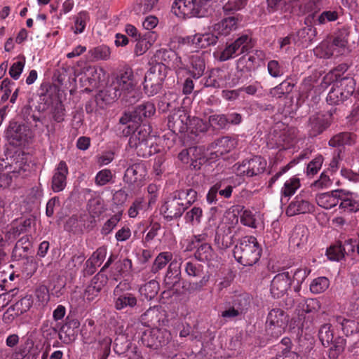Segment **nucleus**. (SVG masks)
I'll return each instance as SVG.
<instances>
[{
    "label": "nucleus",
    "instance_id": "obj_1",
    "mask_svg": "<svg viewBox=\"0 0 359 359\" xmlns=\"http://www.w3.org/2000/svg\"><path fill=\"white\" fill-rule=\"evenodd\" d=\"M346 70L345 66H339L335 69L328 72L323 79L320 88L326 89L334 83L332 88L327 96V102L330 104H339L347 100L355 90V82L351 78L341 79L339 71Z\"/></svg>",
    "mask_w": 359,
    "mask_h": 359
},
{
    "label": "nucleus",
    "instance_id": "obj_2",
    "mask_svg": "<svg viewBox=\"0 0 359 359\" xmlns=\"http://www.w3.org/2000/svg\"><path fill=\"white\" fill-rule=\"evenodd\" d=\"M231 217H233V219L231 224L226 222H219V218L216 215H212L208 219L204 232L195 236L196 241L198 242L205 241L209 234L213 232L215 228H217L215 238V245L219 250L229 248L233 243L232 229L234 224L238 223V218L234 214H229L226 217V219L230 220Z\"/></svg>",
    "mask_w": 359,
    "mask_h": 359
},
{
    "label": "nucleus",
    "instance_id": "obj_3",
    "mask_svg": "<svg viewBox=\"0 0 359 359\" xmlns=\"http://www.w3.org/2000/svg\"><path fill=\"white\" fill-rule=\"evenodd\" d=\"M224 0H175L172 12L180 18H202L208 15L213 2Z\"/></svg>",
    "mask_w": 359,
    "mask_h": 359
},
{
    "label": "nucleus",
    "instance_id": "obj_4",
    "mask_svg": "<svg viewBox=\"0 0 359 359\" xmlns=\"http://www.w3.org/2000/svg\"><path fill=\"white\" fill-rule=\"evenodd\" d=\"M262 249L254 236H245L235 246L233 256L236 260L244 266H252L261 256Z\"/></svg>",
    "mask_w": 359,
    "mask_h": 359
},
{
    "label": "nucleus",
    "instance_id": "obj_5",
    "mask_svg": "<svg viewBox=\"0 0 359 359\" xmlns=\"http://www.w3.org/2000/svg\"><path fill=\"white\" fill-rule=\"evenodd\" d=\"M151 129L149 126H139L130 135L128 141L130 148L133 149L137 156L148 157L152 155V138L150 135Z\"/></svg>",
    "mask_w": 359,
    "mask_h": 359
},
{
    "label": "nucleus",
    "instance_id": "obj_6",
    "mask_svg": "<svg viewBox=\"0 0 359 359\" xmlns=\"http://www.w3.org/2000/svg\"><path fill=\"white\" fill-rule=\"evenodd\" d=\"M318 338L324 346L332 345L329 351L330 359H337L344 350L346 339L339 336L334 337V330L330 323H325L320 327Z\"/></svg>",
    "mask_w": 359,
    "mask_h": 359
},
{
    "label": "nucleus",
    "instance_id": "obj_7",
    "mask_svg": "<svg viewBox=\"0 0 359 359\" xmlns=\"http://www.w3.org/2000/svg\"><path fill=\"white\" fill-rule=\"evenodd\" d=\"M166 74L165 65L162 63L153 65L144 76L143 86L145 93L149 96L156 95L162 88Z\"/></svg>",
    "mask_w": 359,
    "mask_h": 359
},
{
    "label": "nucleus",
    "instance_id": "obj_8",
    "mask_svg": "<svg viewBox=\"0 0 359 359\" xmlns=\"http://www.w3.org/2000/svg\"><path fill=\"white\" fill-rule=\"evenodd\" d=\"M254 46L252 38L248 34H243L229 44L220 53H217V57L219 61H226L236 57L240 54L248 52Z\"/></svg>",
    "mask_w": 359,
    "mask_h": 359
},
{
    "label": "nucleus",
    "instance_id": "obj_9",
    "mask_svg": "<svg viewBox=\"0 0 359 359\" xmlns=\"http://www.w3.org/2000/svg\"><path fill=\"white\" fill-rule=\"evenodd\" d=\"M133 74L131 69H126L120 73L113 81L108 90L110 100L109 102L114 101L121 95L130 92L134 87Z\"/></svg>",
    "mask_w": 359,
    "mask_h": 359
},
{
    "label": "nucleus",
    "instance_id": "obj_10",
    "mask_svg": "<svg viewBox=\"0 0 359 359\" xmlns=\"http://www.w3.org/2000/svg\"><path fill=\"white\" fill-rule=\"evenodd\" d=\"M266 161L256 156L250 159L244 160L241 163L233 165V170L238 175L253 177L262 173L266 167Z\"/></svg>",
    "mask_w": 359,
    "mask_h": 359
},
{
    "label": "nucleus",
    "instance_id": "obj_11",
    "mask_svg": "<svg viewBox=\"0 0 359 359\" xmlns=\"http://www.w3.org/2000/svg\"><path fill=\"white\" fill-rule=\"evenodd\" d=\"M127 286L128 284L120 283L114 290L113 303L118 311L133 309L137 306L138 301L135 294L123 291Z\"/></svg>",
    "mask_w": 359,
    "mask_h": 359
},
{
    "label": "nucleus",
    "instance_id": "obj_12",
    "mask_svg": "<svg viewBox=\"0 0 359 359\" xmlns=\"http://www.w3.org/2000/svg\"><path fill=\"white\" fill-rule=\"evenodd\" d=\"M170 338V333L165 329L153 328L144 331L141 339L147 347L157 349L168 344Z\"/></svg>",
    "mask_w": 359,
    "mask_h": 359
},
{
    "label": "nucleus",
    "instance_id": "obj_13",
    "mask_svg": "<svg viewBox=\"0 0 359 359\" xmlns=\"http://www.w3.org/2000/svg\"><path fill=\"white\" fill-rule=\"evenodd\" d=\"M330 114L317 113L311 116L307 124V130L310 137H316L325 130L331 124Z\"/></svg>",
    "mask_w": 359,
    "mask_h": 359
},
{
    "label": "nucleus",
    "instance_id": "obj_14",
    "mask_svg": "<svg viewBox=\"0 0 359 359\" xmlns=\"http://www.w3.org/2000/svg\"><path fill=\"white\" fill-rule=\"evenodd\" d=\"M322 0H311L304 6V11L315 14L313 25H324L328 22L335 21L338 18V13L334 11H326L319 15H316V11L320 9Z\"/></svg>",
    "mask_w": 359,
    "mask_h": 359
},
{
    "label": "nucleus",
    "instance_id": "obj_15",
    "mask_svg": "<svg viewBox=\"0 0 359 359\" xmlns=\"http://www.w3.org/2000/svg\"><path fill=\"white\" fill-rule=\"evenodd\" d=\"M218 36L214 32L204 34L197 33L194 35L187 36L182 39L183 44L188 45L194 49L205 48L210 46L215 45Z\"/></svg>",
    "mask_w": 359,
    "mask_h": 359
},
{
    "label": "nucleus",
    "instance_id": "obj_16",
    "mask_svg": "<svg viewBox=\"0 0 359 359\" xmlns=\"http://www.w3.org/2000/svg\"><path fill=\"white\" fill-rule=\"evenodd\" d=\"M29 129L25 125L11 121L5 131V137L11 144L18 145L27 140Z\"/></svg>",
    "mask_w": 359,
    "mask_h": 359
},
{
    "label": "nucleus",
    "instance_id": "obj_17",
    "mask_svg": "<svg viewBox=\"0 0 359 359\" xmlns=\"http://www.w3.org/2000/svg\"><path fill=\"white\" fill-rule=\"evenodd\" d=\"M292 284L289 272L285 271L276 274L271 283L270 291L274 298H280L287 292Z\"/></svg>",
    "mask_w": 359,
    "mask_h": 359
},
{
    "label": "nucleus",
    "instance_id": "obj_18",
    "mask_svg": "<svg viewBox=\"0 0 359 359\" xmlns=\"http://www.w3.org/2000/svg\"><path fill=\"white\" fill-rule=\"evenodd\" d=\"M187 207L180 199V197L175 196L168 198L161 208V212L164 217L172 220L181 217Z\"/></svg>",
    "mask_w": 359,
    "mask_h": 359
},
{
    "label": "nucleus",
    "instance_id": "obj_19",
    "mask_svg": "<svg viewBox=\"0 0 359 359\" xmlns=\"http://www.w3.org/2000/svg\"><path fill=\"white\" fill-rule=\"evenodd\" d=\"M147 174V171L144 163H134L126 169L124 175V180L128 184L140 187L145 180Z\"/></svg>",
    "mask_w": 359,
    "mask_h": 359
},
{
    "label": "nucleus",
    "instance_id": "obj_20",
    "mask_svg": "<svg viewBox=\"0 0 359 359\" xmlns=\"http://www.w3.org/2000/svg\"><path fill=\"white\" fill-rule=\"evenodd\" d=\"M339 209L341 212L355 213L359 211V197L354 192L340 189Z\"/></svg>",
    "mask_w": 359,
    "mask_h": 359
},
{
    "label": "nucleus",
    "instance_id": "obj_21",
    "mask_svg": "<svg viewBox=\"0 0 359 359\" xmlns=\"http://www.w3.org/2000/svg\"><path fill=\"white\" fill-rule=\"evenodd\" d=\"M313 210L314 205L299 194L290 203L287 208L286 214L287 216L292 217L298 214L309 213Z\"/></svg>",
    "mask_w": 359,
    "mask_h": 359
},
{
    "label": "nucleus",
    "instance_id": "obj_22",
    "mask_svg": "<svg viewBox=\"0 0 359 359\" xmlns=\"http://www.w3.org/2000/svg\"><path fill=\"white\" fill-rule=\"evenodd\" d=\"M284 311L280 309H273L268 314L266 324L269 330H275V333L281 334L285 324Z\"/></svg>",
    "mask_w": 359,
    "mask_h": 359
},
{
    "label": "nucleus",
    "instance_id": "obj_23",
    "mask_svg": "<svg viewBox=\"0 0 359 359\" xmlns=\"http://www.w3.org/2000/svg\"><path fill=\"white\" fill-rule=\"evenodd\" d=\"M238 21V18L235 17L226 18L214 24L212 27V31L218 37L228 36L231 32L237 29Z\"/></svg>",
    "mask_w": 359,
    "mask_h": 359
},
{
    "label": "nucleus",
    "instance_id": "obj_24",
    "mask_svg": "<svg viewBox=\"0 0 359 359\" xmlns=\"http://www.w3.org/2000/svg\"><path fill=\"white\" fill-rule=\"evenodd\" d=\"M315 14L309 13L305 19L306 27L301 29L297 32V36L302 39L300 43L304 46L310 44L316 36V29L313 27Z\"/></svg>",
    "mask_w": 359,
    "mask_h": 359
},
{
    "label": "nucleus",
    "instance_id": "obj_25",
    "mask_svg": "<svg viewBox=\"0 0 359 359\" xmlns=\"http://www.w3.org/2000/svg\"><path fill=\"white\" fill-rule=\"evenodd\" d=\"M256 57L254 55L243 56L237 61V80L233 81V85H236L240 80L247 79L253 65L256 63Z\"/></svg>",
    "mask_w": 359,
    "mask_h": 359
},
{
    "label": "nucleus",
    "instance_id": "obj_26",
    "mask_svg": "<svg viewBox=\"0 0 359 359\" xmlns=\"http://www.w3.org/2000/svg\"><path fill=\"white\" fill-rule=\"evenodd\" d=\"M190 121L187 112L179 109L169 116L168 126L175 130L183 132L187 128Z\"/></svg>",
    "mask_w": 359,
    "mask_h": 359
},
{
    "label": "nucleus",
    "instance_id": "obj_27",
    "mask_svg": "<svg viewBox=\"0 0 359 359\" xmlns=\"http://www.w3.org/2000/svg\"><path fill=\"white\" fill-rule=\"evenodd\" d=\"M68 168L65 161H60L55 170L52 180V187L55 192L63 190L66 186V176Z\"/></svg>",
    "mask_w": 359,
    "mask_h": 359
},
{
    "label": "nucleus",
    "instance_id": "obj_28",
    "mask_svg": "<svg viewBox=\"0 0 359 359\" xmlns=\"http://www.w3.org/2000/svg\"><path fill=\"white\" fill-rule=\"evenodd\" d=\"M335 322L341 325L342 332L346 335H352L359 332V322L348 314L334 316Z\"/></svg>",
    "mask_w": 359,
    "mask_h": 359
},
{
    "label": "nucleus",
    "instance_id": "obj_29",
    "mask_svg": "<svg viewBox=\"0 0 359 359\" xmlns=\"http://www.w3.org/2000/svg\"><path fill=\"white\" fill-rule=\"evenodd\" d=\"M340 189L319 194L316 196V201L318 205L325 209H331L339 204Z\"/></svg>",
    "mask_w": 359,
    "mask_h": 359
},
{
    "label": "nucleus",
    "instance_id": "obj_30",
    "mask_svg": "<svg viewBox=\"0 0 359 359\" xmlns=\"http://www.w3.org/2000/svg\"><path fill=\"white\" fill-rule=\"evenodd\" d=\"M348 37V34L346 30L339 31L336 33L332 42L336 56L349 53Z\"/></svg>",
    "mask_w": 359,
    "mask_h": 359
},
{
    "label": "nucleus",
    "instance_id": "obj_31",
    "mask_svg": "<svg viewBox=\"0 0 359 359\" xmlns=\"http://www.w3.org/2000/svg\"><path fill=\"white\" fill-rule=\"evenodd\" d=\"M308 230L304 226H297L292 231L289 242L294 247H300L307 241Z\"/></svg>",
    "mask_w": 359,
    "mask_h": 359
},
{
    "label": "nucleus",
    "instance_id": "obj_32",
    "mask_svg": "<svg viewBox=\"0 0 359 359\" xmlns=\"http://www.w3.org/2000/svg\"><path fill=\"white\" fill-rule=\"evenodd\" d=\"M218 149L213 153H211L210 159H215L223 156L224 154L229 152L236 146L234 140L229 137H223L217 143Z\"/></svg>",
    "mask_w": 359,
    "mask_h": 359
},
{
    "label": "nucleus",
    "instance_id": "obj_33",
    "mask_svg": "<svg viewBox=\"0 0 359 359\" xmlns=\"http://www.w3.org/2000/svg\"><path fill=\"white\" fill-rule=\"evenodd\" d=\"M300 186V180L295 176L286 180L280 189L281 201L283 198H290L293 196Z\"/></svg>",
    "mask_w": 359,
    "mask_h": 359
},
{
    "label": "nucleus",
    "instance_id": "obj_34",
    "mask_svg": "<svg viewBox=\"0 0 359 359\" xmlns=\"http://www.w3.org/2000/svg\"><path fill=\"white\" fill-rule=\"evenodd\" d=\"M355 135L349 133H340L333 136L329 141L330 147H337L344 145H351L355 142Z\"/></svg>",
    "mask_w": 359,
    "mask_h": 359
},
{
    "label": "nucleus",
    "instance_id": "obj_35",
    "mask_svg": "<svg viewBox=\"0 0 359 359\" xmlns=\"http://www.w3.org/2000/svg\"><path fill=\"white\" fill-rule=\"evenodd\" d=\"M83 74L90 85H96L104 76V71L101 67L88 66L84 69Z\"/></svg>",
    "mask_w": 359,
    "mask_h": 359
},
{
    "label": "nucleus",
    "instance_id": "obj_36",
    "mask_svg": "<svg viewBox=\"0 0 359 359\" xmlns=\"http://www.w3.org/2000/svg\"><path fill=\"white\" fill-rule=\"evenodd\" d=\"M100 277L103 278L101 275L98 274L93 278L90 284L87 286L85 293L84 297L86 298L88 301L93 300L100 293L104 283H100L98 284V280Z\"/></svg>",
    "mask_w": 359,
    "mask_h": 359
},
{
    "label": "nucleus",
    "instance_id": "obj_37",
    "mask_svg": "<svg viewBox=\"0 0 359 359\" xmlns=\"http://www.w3.org/2000/svg\"><path fill=\"white\" fill-rule=\"evenodd\" d=\"M231 305L243 315L246 312L250 304V297L248 294H241L233 297L230 302Z\"/></svg>",
    "mask_w": 359,
    "mask_h": 359
},
{
    "label": "nucleus",
    "instance_id": "obj_38",
    "mask_svg": "<svg viewBox=\"0 0 359 359\" xmlns=\"http://www.w3.org/2000/svg\"><path fill=\"white\" fill-rule=\"evenodd\" d=\"M159 290L158 283L154 280H151L144 285L141 286L139 292L141 296L147 299H151L156 297Z\"/></svg>",
    "mask_w": 359,
    "mask_h": 359
},
{
    "label": "nucleus",
    "instance_id": "obj_39",
    "mask_svg": "<svg viewBox=\"0 0 359 359\" xmlns=\"http://www.w3.org/2000/svg\"><path fill=\"white\" fill-rule=\"evenodd\" d=\"M314 53L317 57L321 58H330L336 55L332 43L328 41H323L316 46L314 49Z\"/></svg>",
    "mask_w": 359,
    "mask_h": 359
},
{
    "label": "nucleus",
    "instance_id": "obj_40",
    "mask_svg": "<svg viewBox=\"0 0 359 359\" xmlns=\"http://www.w3.org/2000/svg\"><path fill=\"white\" fill-rule=\"evenodd\" d=\"M90 57L94 60H107L111 56V50L106 45H101L88 51Z\"/></svg>",
    "mask_w": 359,
    "mask_h": 359
},
{
    "label": "nucleus",
    "instance_id": "obj_41",
    "mask_svg": "<svg viewBox=\"0 0 359 359\" xmlns=\"http://www.w3.org/2000/svg\"><path fill=\"white\" fill-rule=\"evenodd\" d=\"M294 85L289 81L285 80L277 86L271 88L269 95L274 98H281L285 95L289 94L293 88Z\"/></svg>",
    "mask_w": 359,
    "mask_h": 359
},
{
    "label": "nucleus",
    "instance_id": "obj_42",
    "mask_svg": "<svg viewBox=\"0 0 359 359\" xmlns=\"http://www.w3.org/2000/svg\"><path fill=\"white\" fill-rule=\"evenodd\" d=\"M172 255L169 252H163L158 254L154 259V262L151 268V271L153 273H156L160 270L163 269L167 264L172 259Z\"/></svg>",
    "mask_w": 359,
    "mask_h": 359
},
{
    "label": "nucleus",
    "instance_id": "obj_43",
    "mask_svg": "<svg viewBox=\"0 0 359 359\" xmlns=\"http://www.w3.org/2000/svg\"><path fill=\"white\" fill-rule=\"evenodd\" d=\"M330 285V280L325 276L318 277L312 280L310 284V291L313 294L324 292Z\"/></svg>",
    "mask_w": 359,
    "mask_h": 359
},
{
    "label": "nucleus",
    "instance_id": "obj_44",
    "mask_svg": "<svg viewBox=\"0 0 359 359\" xmlns=\"http://www.w3.org/2000/svg\"><path fill=\"white\" fill-rule=\"evenodd\" d=\"M191 72L194 78H199L205 70L204 60L198 55L190 57Z\"/></svg>",
    "mask_w": 359,
    "mask_h": 359
},
{
    "label": "nucleus",
    "instance_id": "obj_45",
    "mask_svg": "<svg viewBox=\"0 0 359 359\" xmlns=\"http://www.w3.org/2000/svg\"><path fill=\"white\" fill-rule=\"evenodd\" d=\"M88 210L93 217L100 216L104 210L103 200L99 197L89 200Z\"/></svg>",
    "mask_w": 359,
    "mask_h": 359
},
{
    "label": "nucleus",
    "instance_id": "obj_46",
    "mask_svg": "<svg viewBox=\"0 0 359 359\" xmlns=\"http://www.w3.org/2000/svg\"><path fill=\"white\" fill-rule=\"evenodd\" d=\"M213 250L208 243L201 244L195 253L196 257L200 261H208L213 258Z\"/></svg>",
    "mask_w": 359,
    "mask_h": 359
},
{
    "label": "nucleus",
    "instance_id": "obj_47",
    "mask_svg": "<svg viewBox=\"0 0 359 359\" xmlns=\"http://www.w3.org/2000/svg\"><path fill=\"white\" fill-rule=\"evenodd\" d=\"M133 266L132 261L130 259H124L121 262H117L115 264V271L112 272L110 277L117 281L121 278L123 271L130 270Z\"/></svg>",
    "mask_w": 359,
    "mask_h": 359
},
{
    "label": "nucleus",
    "instance_id": "obj_48",
    "mask_svg": "<svg viewBox=\"0 0 359 359\" xmlns=\"http://www.w3.org/2000/svg\"><path fill=\"white\" fill-rule=\"evenodd\" d=\"M310 272V269L306 267L299 268L295 270L292 276L293 282H297V285L294 286V292H299L301 290V285L305 280Z\"/></svg>",
    "mask_w": 359,
    "mask_h": 359
},
{
    "label": "nucleus",
    "instance_id": "obj_49",
    "mask_svg": "<svg viewBox=\"0 0 359 359\" xmlns=\"http://www.w3.org/2000/svg\"><path fill=\"white\" fill-rule=\"evenodd\" d=\"M202 217V209L199 207H194L186 212L184 219L187 223L195 225L200 224Z\"/></svg>",
    "mask_w": 359,
    "mask_h": 359
},
{
    "label": "nucleus",
    "instance_id": "obj_50",
    "mask_svg": "<svg viewBox=\"0 0 359 359\" xmlns=\"http://www.w3.org/2000/svg\"><path fill=\"white\" fill-rule=\"evenodd\" d=\"M158 0H139L135 7L137 14H146L151 11L157 5Z\"/></svg>",
    "mask_w": 359,
    "mask_h": 359
},
{
    "label": "nucleus",
    "instance_id": "obj_51",
    "mask_svg": "<svg viewBox=\"0 0 359 359\" xmlns=\"http://www.w3.org/2000/svg\"><path fill=\"white\" fill-rule=\"evenodd\" d=\"M89 19L88 14L86 11L79 13L74 18V32L75 34L82 33Z\"/></svg>",
    "mask_w": 359,
    "mask_h": 359
},
{
    "label": "nucleus",
    "instance_id": "obj_52",
    "mask_svg": "<svg viewBox=\"0 0 359 359\" xmlns=\"http://www.w3.org/2000/svg\"><path fill=\"white\" fill-rule=\"evenodd\" d=\"M209 128V123L198 118H194L190 121L189 128L192 133L198 135L200 133H205Z\"/></svg>",
    "mask_w": 359,
    "mask_h": 359
},
{
    "label": "nucleus",
    "instance_id": "obj_53",
    "mask_svg": "<svg viewBox=\"0 0 359 359\" xmlns=\"http://www.w3.org/2000/svg\"><path fill=\"white\" fill-rule=\"evenodd\" d=\"M219 316L224 318L226 321L231 320L241 316L230 302H226L222 310L219 311Z\"/></svg>",
    "mask_w": 359,
    "mask_h": 359
},
{
    "label": "nucleus",
    "instance_id": "obj_54",
    "mask_svg": "<svg viewBox=\"0 0 359 359\" xmlns=\"http://www.w3.org/2000/svg\"><path fill=\"white\" fill-rule=\"evenodd\" d=\"M201 149L196 147H189L188 149L182 150L178 155L179 159L185 163H189V159L193 160L191 156H195L196 159H201V156L198 153L201 151Z\"/></svg>",
    "mask_w": 359,
    "mask_h": 359
},
{
    "label": "nucleus",
    "instance_id": "obj_55",
    "mask_svg": "<svg viewBox=\"0 0 359 359\" xmlns=\"http://www.w3.org/2000/svg\"><path fill=\"white\" fill-rule=\"evenodd\" d=\"M107 255V250L104 248H98L94 252L92 256L88 259L87 264L93 267L99 266L104 259Z\"/></svg>",
    "mask_w": 359,
    "mask_h": 359
},
{
    "label": "nucleus",
    "instance_id": "obj_56",
    "mask_svg": "<svg viewBox=\"0 0 359 359\" xmlns=\"http://www.w3.org/2000/svg\"><path fill=\"white\" fill-rule=\"evenodd\" d=\"M317 80L316 76H310L306 78L302 83L300 92L302 95L308 97L315 88Z\"/></svg>",
    "mask_w": 359,
    "mask_h": 359
},
{
    "label": "nucleus",
    "instance_id": "obj_57",
    "mask_svg": "<svg viewBox=\"0 0 359 359\" xmlns=\"http://www.w3.org/2000/svg\"><path fill=\"white\" fill-rule=\"evenodd\" d=\"M15 173L14 171H7L6 168L0 163V188L8 187L11 184Z\"/></svg>",
    "mask_w": 359,
    "mask_h": 359
},
{
    "label": "nucleus",
    "instance_id": "obj_58",
    "mask_svg": "<svg viewBox=\"0 0 359 359\" xmlns=\"http://www.w3.org/2000/svg\"><path fill=\"white\" fill-rule=\"evenodd\" d=\"M323 163V157L321 155L316 156L309 163L306 167V173L308 176H313L321 168Z\"/></svg>",
    "mask_w": 359,
    "mask_h": 359
},
{
    "label": "nucleus",
    "instance_id": "obj_59",
    "mask_svg": "<svg viewBox=\"0 0 359 359\" xmlns=\"http://www.w3.org/2000/svg\"><path fill=\"white\" fill-rule=\"evenodd\" d=\"M241 222L245 226L251 228H257V219L255 215L249 210H244L242 211Z\"/></svg>",
    "mask_w": 359,
    "mask_h": 359
},
{
    "label": "nucleus",
    "instance_id": "obj_60",
    "mask_svg": "<svg viewBox=\"0 0 359 359\" xmlns=\"http://www.w3.org/2000/svg\"><path fill=\"white\" fill-rule=\"evenodd\" d=\"M326 255L330 260L339 261L344 257L341 251V244L337 243L330 246L326 251Z\"/></svg>",
    "mask_w": 359,
    "mask_h": 359
},
{
    "label": "nucleus",
    "instance_id": "obj_61",
    "mask_svg": "<svg viewBox=\"0 0 359 359\" xmlns=\"http://www.w3.org/2000/svg\"><path fill=\"white\" fill-rule=\"evenodd\" d=\"M209 126L215 128H223L226 126V116L224 114H213L208 118Z\"/></svg>",
    "mask_w": 359,
    "mask_h": 359
},
{
    "label": "nucleus",
    "instance_id": "obj_62",
    "mask_svg": "<svg viewBox=\"0 0 359 359\" xmlns=\"http://www.w3.org/2000/svg\"><path fill=\"white\" fill-rule=\"evenodd\" d=\"M112 177L110 170L103 169L97 173L95 182L97 186H104L111 180Z\"/></svg>",
    "mask_w": 359,
    "mask_h": 359
},
{
    "label": "nucleus",
    "instance_id": "obj_63",
    "mask_svg": "<svg viewBox=\"0 0 359 359\" xmlns=\"http://www.w3.org/2000/svg\"><path fill=\"white\" fill-rule=\"evenodd\" d=\"M25 57H22V60L14 62L9 69L10 76L15 80H18L25 67Z\"/></svg>",
    "mask_w": 359,
    "mask_h": 359
},
{
    "label": "nucleus",
    "instance_id": "obj_64",
    "mask_svg": "<svg viewBox=\"0 0 359 359\" xmlns=\"http://www.w3.org/2000/svg\"><path fill=\"white\" fill-rule=\"evenodd\" d=\"M321 304L317 299H307L302 306V309L307 313H316L320 311Z\"/></svg>",
    "mask_w": 359,
    "mask_h": 359
}]
</instances>
